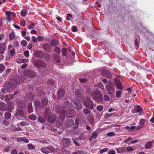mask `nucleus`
<instances>
[{
    "instance_id": "nucleus-35",
    "label": "nucleus",
    "mask_w": 154,
    "mask_h": 154,
    "mask_svg": "<svg viewBox=\"0 0 154 154\" xmlns=\"http://www.w3.org/2000/svg\"><path fill=\"white\" fill-rule=\"evenodd\" d=\"M28 111L29 113H31L33 112L32 107L31 104H29L28 105Z\"/></svg>"
},
{
    "instance_id": "nucleus-7",
    "label": "nucleus",
    "mask_w": 154,
    "mask_h": 154,
    "mask_svg": "<svg viewBox=\"0 0 154 154\" xmlns=\"http://www.w3.org/2000/svg\"><path fill=\"white\" fill-rule=\"evenodd\" d=\"M26 115V112L23 110L18 109L16 111V117H19L21 118H24Z\"/></svg>"
},
{
    "instance_id": "nucleus-8",
    "label": "nucleus",
    "mask_w": 154,
    "mask_h": 154,
    "mask_svg": "<svg viewBox=\"0 0 154 154\" xmlns=\"http://www.w3.org/2000/svg\"><path fill=\"white\" fill-rule=\"evenodd\" d=\"M24 73L26 76L29 77L34 78L36 76V73L31 70H27L24 72Z\"/></svg>"
},
{
    "instance_id": "nucleus-15",
    "label": "nucleus",
    "mask_w": 154,
    "mask_h": 154,
    "mask_svg": "<svg viewBox=\"0 0 154 154\" xmlns=\"http://www.w3.org/2000/svg\"><path fill=\"white\" fill-rule=\"evenodd\" d=\"M74 124V121L71 119H69L65 121V124L67 127L72 126Z\"/></svg>"
},
{
    "instance_id": "nucleus-20",
    "label": "nucleus",
    "mask_w": 154,
    "mask_h": 154,
    "mask_svg": "<svg viewBox=\"0 0 154 154\" xmlns=\"http://www.w3.org/2000/svg\"><path fill=\"white\" fill-rule=\"evenodd\" d=\"M117 152L118 153H123L126 152V150L125 147H121L116 149Z\"/></svg>"
},
{
    "instance_id": "nucleus-21",
    "label": "nucleus",
    "mask_w": 154,
    "mask_h": 154,
    "mask_svg": "<svg viewBox=\"0 0 154 154\" xmlns=\"http://www.w3.org/2000/svg\"><path fill=\"white\" fill-rule=\"evenodd\" d=\"M142 109L139 105H136L134 107V110L133 111V113H136L137 112H141Z\"/></svg>"
},
{
    "instance_id": "nucleus-50",
    "label": "nucleus",
    "mask_w": 154,
    "mask_h": 154,
    "mask_svg": "<svg viewBox=\"0 0 154 154\" xmlns=\"http://www.w3.org/2000/svg\"><path fill=\"white\" fill-rule=\"evenodd\" d=\"M98 110L100 111H102L103 109V106L101 105H99L97 107Z\"/></svg>"
},
{
    "instance_id": "nucleus-62",
    "label": "nucleus",
    "mask_w": 154,
    "mask_h": 154,
    "mask_svg": "<svg viewBox=\"0 0 154 154\" xmlns=\"http://www.w3.org/2000/svg\"><path fill=\"white\" fill-rule=\"evenodd\" d=\"M116 153V151L112 150H109L108 152V154H115Z\"/></svg>"
},
{
    "instance_id": "nucleus-43",
    "label": "nucleus",
    "mask_w": 154,
    "mask_h": 154,
    "mask_svg": "<svg viewBox=\"0 0 154 154\" xmlns=\"http://www.w3.org/2000/svg\"><path fill=\"white\" fill-rule=\"evenodd\" d=\"M75 95L76 97H80L81 96V93L79 90H77L75 92Z\"/></svg>"
},
{
    "instance_id": "nucleus-63",
    "label": "nucleus",
    "mask_w": 154,
    "mask_h": 154,
    "mask_svg": "<svg viewBox=\"0 0 154 154\" xmlns=\"http://www.w3.org/2000/svg\"><path fill=\"white\" fill-rule=\"evenodd\" d=\"M79 80L80 82L82 83H84L85 82L87 81V79L85 78H79Z\"/></svg>"
},
{
    "instance_id": "nucleus-59",
    "label": "nucleus",
    "mask_w": 154,
    "mask_h": 154,
    "mask_svg": "<svg viewBox=\"0 0 154 154\" xmlns=\"http://www.w3.org/2000/svg\"><path fill=\"white\" fill-rule=\"evenodd\" d=\"M135 44L136 46L137 47L136 48V50H137L139 47V42L137 41V38L135 40Z\"/></svg>"
},
{
    "instance_id": "nucleus-36",
    "label": "nucleus",
    "mask_w": 154,
    "mask_h": 154,
    "mask_svg": "<svg viewBox=\"0 0 154 154\" xmlns=\"http://www.w3.org/2000/svg\"><path fill=\"white\" fill-rule=\"evenodd\" d=\"M55 111L57 113H58L59 114H60V113H61V114L63 113H62V111L63 110H60V107L59 106H57L56 107L55 109Z\"/></svg>"
},
{
    "instance_id": "nucleus-39",
    "label": "nucleus",
    "mask_w": 154,
    "mask_h": 154,
    "mask_svg": "<svg viewBox=\"0 0 154 154\" xmlns=\"http://www.w3.org/2000/svg\"><path fill=\"white\" fill-rule=\"evenodd\" d=\"M27 13V9H23L21 11V14L22 16H25Z\"/></svg>"
},
{
    "instance_id": "nucleus-6",
    "label": "nucleus",
    "mask_w": 154,
    "mask_h": 154,
    "mask_svg": "<svg viewBox=\"0 0 154 154\" xmlns=\"http://www.w3.org/2000/svg\"><path fill=\"white\" fill-rule=\"evenodd\" d=\"M106 88L109 92L108 94L112 96L115 93L114 87V85L111 83L108 84L106 87Z\"/></svg>"
},
{
    "instance_id": "nucleus-41",
    "label": "nucleus",
    "mask_w": 154,
    "mask_h": 154,
    "mask_svg": "<svg viewBox=\"0 0 154 154\" xmlns=\"http://www.w3.org/2000/svg\"><path fill=\"white\" fill-rule=\"evenodd\" d=\"M42 103L43 106L46 105L48 103V101L45 98H43L42 99Z\"/></svg>"
},
{
    "instance_id": "nucleus-40",
    "label": "nucleus",
    "mask_w": 154,
    "mask_h": 154,
    "mask_svg": "<svg viewBox=\"0 0 154 154\" xmlns=\"http://www.w3.org/2000/svg\"><path fill=\"white\" fill-rule=\"evenodd\" d=\"M54 49L55 52L58 54H60V49L59 47H56Z\"/></svg>"
},
{
    "instance_id": "nucleus-10",
    "label": "nucleus",
    "mask_w": 154,
    "mask_h": 154,
    "mask_svg": "<svg viewBox=\"0 0 154 154\" xmlns=\"http://www.w3.org/2000/svg\"><path fill=\"white\" fill-rule=\"evenodd\" d=\"M102 74L105 76L107 78H111L112 77V75L110 72L107 70H103L101 71Z\"/></svg>"
},
{
    "instance_id": "nucleus-13",
    "label": "nucleus",
    "mask_w": 154,
    "mask_h": 154,
    "mask_svg": "<svg viewBox=\"0 0 154 154\" xmlns=\"http://www.w3.org/2000/svg\"><path fill=\"white\" fill-rule=\"evenodd\" d=\"M51 114V110L50 108L48 107L45 108L44 112V116L45 118H46Z\"/></svg>"
},
{
    "instance_id": "nucleus-61",
    "label": "nucleus",
    "mask_w": 154,
    "mask_h": 154,
    "mask_svg": "<svg viewBox=\"0 0 154 154\" xmlns=\"http://www.w3.org/2000/svg\"><path fill=\"white\" fill-rule=\"evenodd\" d=\"M115 133L113 132H109V133H107V135L108 136H109V137H111V136H114L115 135Z\"/></svg>"
},
{
    "instance_id": "nucleus-5",
    "label": "nucleus",
    "mask_w": 154,
    "mask_h": 154,
    "mask_svg": "<svg viewBox=\"0 0 154 154\" xmlns=\"http://www.w3.org/2000/svg\"><path fill=\"white\" fill-rule=\"evenodd\" d=\"M40 151L43 153L47 154L52 152H54V149L53 146H49L46 147H42L40 148Z\"/></svg>"
},
{
    "instance_id": "nucleus-23",
    "label": "nucleus",
    "mask_w": 154,
    "mask_h": 154,
    "mask_svg": "<svg viewBox=\"0 0 154 154\" xmlns=\"http://www.w3.org/2000/svg\"><path fill=\"white\" fill-rule=\"evenodd\" d=\"M64 118H60L56 121V124L58 126H61L63 123Z\"/></svg>"
},
{
    "instance_id": "nucleus-33",
    "label": "nucleus",
    "mask_w": 154,
    "mask_h": 154,
    "mask_svg": "<svg viewBox=\"0 0 154 154\" xmlns=\"http://www.w3.org/2000/svg\"><path fill=\"white\" fill-rule=\"evenodd\" d=\"M6 69V66L3 64H0V73L2 72Z\"/></svg>"
},
{
    "instance_id": "nucleus-53",
    "label": "nucleus",
    "mask_w": 154,
    "mask_h": 154,
    "mask_svg": "<svg viewBox=\"0 0 154 154\" xmlns=\"http://www.w3.org/2000/svg\"><path fill=\"white\" fill-rule=\"evenodd\" d=\"M108 148H103V149H101L100 151L99 152L101 153H103L105 152H106V151L108 150Z\"/></svg>"
},
{
    "instance_id": "nucleus-30",
    "label": "nucleus",
    "mask_w": 154,
    "mask_h": 154,
    "mask_svg": "<svg viewBox=\"0 0 154 154\" xmlns=\"http://www.w3.org/2000/svg\"><path fill=\"white\" fill-rule=\"evenodd\" d=\"M11 13H12L9 11H7L6 12V14L7 17V20L9 21H11L10 16Z\"/></svg>"
},
{
    "instance_id": "nucleus-14",
    "label": "nucleus",
    "mask_w": 154,
    "mask_h": 154,
    "mask_svg": "<svg viewBox=\"0 0 154 154\" xmlns=\"http://www.w3.org/2000/svg\"><path fill=\"white\" fill-rule=\"evenodd\" d=\"M114 80L116 82V85L117 89L122 90V84L121 82L117 79L115 78Z\"/></svg>"
},
{
    "instance_id": "nucleus-19",
    "label": "nucleus",
    "mask_w": 154,
    "mask_h": 154,
    "mask_svg": "<svg viewBox=\"0 0 154 154\" xmlns=\"http://www.w3.org/2000/svg\"><path fill=\"white\" fill-rule=\"evenodd\" d=\"M14 108V104L13 102L9 103L8 104L7 109L8 111L12 112L13 109Z\"/></svg>"
},
{
    "instance_id": "nucleus-24",
    "label": "nucleus",
    "mask_w": 154,
    "mask_h": 154,
    "mask_svg": "<svg viewBox=\"0 0 154 154\" xmlns=\"http://www.w3.org/2000/svg\"><path fill=\"white\" fill-rule=\"evenodd\" d=\"M17 141L18 142H23L25 143H28L29 142L28 139L25 137L18 138L17 139Z\"/></svg>"
},
{
    "instance_id": "nucleus-44",
    "label": "nucleus",
    "mask_w": 154,
    "mask_h": 154,
    "mask_svg": "<svg viewBox=\"0 0 154 154\" xmlns=\"http://www.w3.org/2000/svg\"><path fill=\"white\" fill-rule=\"evenodd\" d=\"M90 112V110L88 109L87 107L85 108L83 110V112L85 114H87Z\"/></svg>"
},
{
    "instance_id": "nucleus-42",
    "label": "nucleus",
    "mask_w": 154,
    "mask_h": 154,
    "mask_svg": "<svg viewBox=\"0 0 154 154\" xmlns=\"http://www.w3.org/2000/svg\"><path fill=\"white\" fill-rule=\"evenodd\" d=\"M50 43L53 46H54L57 44V40H53L51 41Z\"/></svg>"
},
{
    "instance_id": "nucleus-60",
    "label": "nucleus",
    "mask_w": 154,
    "mask_h": 154,
    "mask_svg": "<svg viewBox=\"0 0 154 154\" xmlns=\"http://www.w3.org/2000/svg\"><path fill=\"white\" fill-rule=\"evenodd\" d=\"M24 54L25 56L26 57H28L29 56V53L27 50H26L24 51Z\"/></svg>"
},
{
    "instance_id": "nucleus-28",
    "label": "nucleus",
    "mask_w": 154,
    "mask_h": 154,
    "mask_svg": "<svg viewBox=\"0 0 154 154\" xmlns=\"http://www.w3.org/2000/svg\"><path fill=\"white\" fill-rule=\"evenodd\" d=\"M98 135V134L97 132H94L92 134V136L91 137L89 140H90V141H91V140H92L93 139H95L96 138Z\"/></svg>"
},
{
    "instance_id": "nucleus-34",
    "label": "nucleus",
    "mask_w": 154,
    "mask_h": 154,
    "mask_svg": "<svg viewBox=\"0 0 154 154\" xmlns=\"http://www.w3.org/2000/svg\"><path fill=\"white\" fill-rule=\"evenodd\" d=\"M27 96L29 97V99L31 100H33L34 98L33 94L31 93L27 94Z\"/></svg>"
},
{
    "instance_id": "nucleus-55",
    "label": "nucleus",
    "mask_w": 154,
    "mask_h": 154,
    "mask_svg": "<svg viewBox=\"0 0 154 154\" xmlns=\"http://www.w3.org/2000/svg\"><path fill=\"white\" fill-rule=\"evenodd\" d=\"M122 92L121 91H118L116 93V97L117 98L120 97H121Z\"/></svg>"
},
{
    "instance_id": "nucleus-56",
    "label": "nucleus",
    "mask_w": 154,
    "mask_h": 154,
    "mask_svg": "<svg viewBox=\"0 0 154 154\" xmlns=\"http://www.w3.org/2000/svg\"><path fill=\"white\" fill-rule=\"evenodd\" d=\"M2 92L4 94L6 93L8 91H9L5 87L2 90Z\"/></svg>"
},
{
    "instance_id": "nucleus-26",
    "label": "nucleus",
    "mask_w": 154,
    "mask_h": 154,
    "mask_svg": "<svg viewBox=\"0 0 154 154\" xmlns=\"http://www.w3.org/2000/svg\"><path fill=\"white\" fill-rule=\"evenodd\" d=\"M153 142V141H149L145 144V147L147 149L150 148L152 146Z\"/></svg>"
},
{
    "instance_id": "nucleus-1",
    "label": "nucleus",
    "mask_w": 154,
    "mask_h": 154,
    "mask_svg": "<svg viewBox=\"0 0 154 154\" xmlns=\"http://www.w3.org/2000/svg\"><path fill=\"white\" fill-rule=\"evenodd\" d=\"M32 62L35 67L39 70H40L41 68H45L47 66L45 63L41 60L37 59Z\"/></svg>"
},
{
    "instance_id": "nucleus-38",
    "label": "nucleus",
    "mask_w": 154,
    "mask_h": 154,
    "mask_svg": "<svg viewBox=\"0 0 154 154\" xmlns=\"http://www.w3.org/2000/svg\"><path fill=\"white\" fill-rule=\"evenodd\" d=\"M5 50V46L4 45H2L0 46V53L1 54L4 53V51Z\"/></svg>"
},
{
    "instance_id": "nucleus-37",
    "label": "nucleus",
    "mask_w": 154,
    "mask_h": 154,
    "mask_svg": "<svg viewBox=\"0 0 154 154\" xmlns=\"http://www.w3.org/2000/svg\"><path fill=\"white\" fill-rule=\"evenodd\" d=\"M62 54L63 56H66L67 54V50L66 49L63 48L62 50Z\"/></svg>"
},
{
    "instance_id": "nucleus-47",
    "label": "nucleus",
    "mask_w": 154,
    "mask_h": 154,
    "mask_svg": "<svg viewBox=\"0 0 154 154\" xmlns=\"http://www.w3.org/2000/svg\"><path fill=\"white\" fill-rule=\"evenodd\" d=\"M21 44L23 46L25 47L27 45V42L26 40H23L21 42Z\"/></svg>"
},
{
    "instance_id": "nucleus-11",
    "label": "nucleus",
    "mask_w": 154,
    "mask_h": 154,
    "mask_svg": "<svg viewBox=\"0 0 154 154\" xmlns=\"http://www.w3.org/2000/svg\"><path fill=\"white\" fill-rule=\"evenodd\" d=\"M43 48L44 50L48 52H50L52 48V46L51 45L48 44L46 43L43 46Z\"/></svg>"
},
{
    "instance_id": "nucleus-57",
    "label": "nucleus",
    "mask_w": 154,
    "mask_h": 154,
    "mask_svg": "<svg viewBox=\"0 0 154 154\" xmlns=\"http://www.w3.org/2000/svg\"><path fill=\"white\" fill-rule=\"evenodd\" d=\"M21 125L23 126H27L28 125V124L25 121H22L20 122Z\"/></svg>"
},
{
    "instance_id": "nucleus-22",
    "label": "nucleus",
    "mask_w": 154,
    "mask_h": 154,
    "mask_svg": "<svg viewBox=\"0 0 154 154\" xmlns=\"http://www.w3.org/2000/svg\"><path fill=\"white\" fill-rule=\"evenodd\" d=\"M64 91L63 89H60L57 92V97L59 98H60L63 97L64 95Z\"/></svg>"
},
{
    "instance_id": "nucleus-18",
    "label": "nucleus",
    "mask_w": 154,
    "mask_h": 154,
    "mask_svg": "<svg viewBox=\"0 0 154 154\" xmlns=\"http://www.w3.org/2000/svg\"><path fill=\"white\" fill-rule=\"evenodd\" d=\"M74 103L75 106V108L78 109H80L82 106V105L79 102V101L77 100H74L73 101Z\"/></svg>"
},
{
    "instance_id": "nucleus-12",
    "label": "nucleus",
    "mask_w": 154,
    "mask_h": 154,
    "mask_svg": "<svg viewBox=\"0 0 154 154\" xmlns=\"http://www.w3.org/2000/svg\"><path fill=\"white\" fill-rule=\"evenodd\" d=\"M62 143L65 147H67L70 145L71 141L69 139L64 138L62 140Z\"/></svg>"
},
{
    "instance_id": "nucleus-17",
    "label": "nucleus",
    "mask_w": 154,
    "mask_h": 154,
    "mask_svg": "<svg viewBox=\"0 0 154 154\" xmlns=\"http://www.w3.org/2000/svg\"><path fill=\"white\" fill-rule=\"evenodd\" d=\"M145 120L141 119L139 122V125L136 128V130H138L143 127L144 125V123L145 122Z\"/></svg>"
},
{
    "instance_id": "nucleus-64",
    "label": "nucleus",
    "mask_w": 154,
    "mask_h": 154,
    "mask_svg": "<svg viewBox=\"0 0 154 154\" xmlns=\"http://www.w3.org/2000/svg\"><path fill=\"white\" fill-rule=\"evenodd\" d=\"M11 154H17V152L16 149H13L11 150Z\"/></svg>"
},
{
    "instance_id": "nucleus-2",
    "label": "nucleus",
    "mask_w": 154,
    "mask_h": 154,
    "mask_svg": "<svg viewBox=\"0 0 154 154\" xmlns=\"http://www.w3.org/2000/svg\"><path fill=\"white\" fill-rule=\"evenodd\" d=\"M19 81H17L16 79H12L11 82L6 83L5 85V87L9 91L13 89L16 86V85L19 83Z\"/></svg>"
},
{
    "instance_id": "nucleus-31",
    "label": "nucleus",
    "mask_w": 154,
    "mask_h": 154,
    "mask_svg": "<svg viewBox=\"0 0 154 154\" xmlns=\"http://www.w3.org/2000/svg\"><path fill=\"white\" fill-rule=\"evenodd\" d=\"M5 118L7 120L10 119L11 116V114L9 112H6L4 114Z\"/></svg>"
},
{
    "instance_id": "nucleus-4",
    "label": "nucleus",
    "mask_w": 154,
    "mask_h": 154,
    "mask_svg": "<svg viewBox=\"0 0 154 154\" xmlns=\"http://www.w3.org/2000/svg\"><path fill=\"white\" fill-rule=\"evenodd\" d=\"M63 114H65L68 118H71L74 116L75 115V111L72 109H68L66 112L64 110L62 111Z\"/></svg>"
},
{
    "instance_id": "nucleus-46",
    "label": "nucleus",
    "mask_w": 154,
    "mask_h": 154,
    "mask_svg": "<svg viewBox=\"0 0 154 154\" xmlns=\"http://www.w3.org/2000/svg\"><path fill=\"white\" fill-rule=\"evenodd\" d=\"M37 119L40 123H44L45 122L44 119L40 116L38 117Z\"/></svg>"
},
{
    "instance_id": "nucleus-27",
    "label": "nucleus",
    "mask_w": 154,
    "mask_h": 154,
    "mask_svg": "<svg viewBox=\"0 0 154 154\" xmlns=\"http://www.w3.org/2000/svg\"><path fill=\"white\" fill-rule=\"evenodd\" d=\"M53 57L54 60L57 63H59L60 61V56L56 54H54Z\"/></svg>"
},
{
    "instance_id": "nucleus-48",
    "label": "nucleus",
    "mask_w": 154,
    "mask_h": 154,
    "mask_svg": "<svg viewBox=\"0 0 154 154\" xmlns=\"http://www.w3.org/2000/svg\"><path fill=\"white\" fill-rule=\"evenodd\" d=\"M35 24L31 22L30 24L28 27V28L29 29H32L34 28Z\"/></svg>"
},
{
    "instance_id": "nucleus-51",
    "label": "nucleus",
    "mask_w": 154,
    "mask_h": 154,
    "mask_svg": "<svg viewBox=\"0 0 154 154\" xmlns=\"http://www.w3.org/2000/svg\"><path fill=\"white\" fill-rule=\"evenodd\" d=\"M114 113L112 114H106L105 115V117L106 119H108L111 116L113 115Z\"/></svg>"
},
{
    "instance_id": "nucleus-29",
    "label": "nucleus",
    "mask_w": 154,
    "mask_h": 154,
    "mask_svg": "<svg viewBox=\"0 0 154 154\" xmlns=\"http://www.w3.org/2000/svg\"><path fill=\"white\" fill-rule=\"evenodd\" d=\"M34 104L36 107H40L41 106L40 102L38 100H35L34 101Z\"/></svg>"
},
{
    "instance_id": "nucleus-3",
    "label": "nucleus",
    "mask_w": 154,
    "mask_h": 154,
    "mask_svg": "<svg viewBox=\"0 0 154 154\" xmlns=\"http://www.w3.org/2000/svg\"><path fill=\"white\" fill-rule=\"evenodd\" d=\"M91 96L92 98L98 103H100L103 100L102 97L98 92L94 91L91 94Z\"/></svg>"
},
{
    "instance_id": "nucleus-25",
    "label": "nucleus",
    "mask_w": 154,
    "mask_h": 154,
    "mask_svg": "<svg viewBox=\"0 0 154 154\" xmlns=\"http://www.w3.org/2000/svg\"><path fill=\"white\" fill-rule=\"evenodd\" d=\"M6 108V106L5 103L2 102H0V109L2 111H4Z\"/></svg>"
},
{
    "instance_id": "nucleus-54",
    "label": "nucleus",
    "mask_w": 154,
    "mask_h": 154,
    "mask_svg": "<svg viewBox=\"0 0 154 154\" xmlns=\"http://www.w3.org/2000/svg\"><path fill=\"white\" fill-rule=\"evenodd\" d=\"M28 148L29 149H34L35 148V146L31 144H29L28 145Z\"/></svg>"
},
{
    "instance_id": "nucleus-9",
    "label": "nucleus",
    "mask_w": 154,
    "mask_h": 154,
    "mask_svg": "<svg viewBox=\"0 0 154 154\" xmlns=\"http://www.w3.org/2000/svg\"><path fill=\"white\" fill-rule=\"evenodd\" d=\"M88 102H86L85 101H84V105L86 107H88L90 109H92L94 107L93 101L90 99H88Z\"/></svg>"
},
{
    "instance_id": "nucleus-45",
    "label": "nucleus",
    "mask_w": 154,
    "mask_h": 154,
    "mask_svg": "<svg viewBox=\"0 0 154 154\" xmlns=\"http://www.w3.org/2000/svg\"><path fill=\"white\" fill-rule=\"evenodd\" d=\"M15 37V35L14 33H11L9 35V37L10 39L12 40Z\"/></svg>"
},
{
    "instance_id": "nucleus-32",
    "label": "nucleus",
    "mask_w": 154,
    "mask_h": 154,
    "mask_svg": "<svg viewBox=\"0 0 154 154\" xmlns=\"http://www.w3.org/2000/svg\"><path fill=\"white\" fill-rule=\"evenodd\" d=\"M29 119L32 120H35L36 119V116L34 114L30 115L29 116Z\"/></svg>"
},
{
    "instance_id": "nucleus-52",
    "label": "nucleus",
    "mask_w": 154,
    "mask_h": 154,
    "mask_svg": "<svg viewBox=\"0 0 154 154\" xmlns=\"http://www.w3.org/2000/svg\"><path fill=\"white\" fill-rule=\"evenodd\" d=\"M10 55L11 56H13L15 54V50L14 49H13L10 51Z\"/></svg>"
},
{
    "instance_id": "nucleus-16",
    "label": "nucleus",
    "mask_w": 154,
    "mask_h": 154,
    "mask_svg": "<svg viewBox=\"0 0 154 154\" xmlns=\"http://www.w3.org/2000/svg\"><path fill=\"white\" fill-rule=\"evenodd\" d=\"M48 121L50 123H53L55 121V117L54 115L51 114L47 117Z\"/></svg>"
},
{
    "instance_id": "nucleus-49",
    "label": "nucleus",
    "mask_w": 154,
    "mask_h": 154,
    "mask_svg": "<svg viewBox=\"0 0 154 154\" xmlns=\"http://www.w3.org/2000/svg\"><path fill=\"white\" fill-rule=\"evenodd\" d=\"M11 146H7L3 150L6 152H8L9 151L10 149L11 148Z\"/></svg>"
},
{
    "instance_id": "nucleus-58",
    "label": "nucleus",
    "mask_w": 154,
    "mask_h": 154,
    "mask_svg": "<svg viewBox=\"0 0 154 154\" xmlns=\"http://www.w3.org/2000/svg\"><path fill=\"white\" fill-rule=\"evenodd\" d=\"M126 151L128 152L132 151L134 150L133 148L130 146L128 147L126 149Z\"/></svg>"
}]
</instances>
